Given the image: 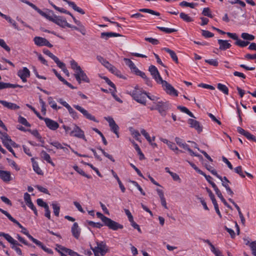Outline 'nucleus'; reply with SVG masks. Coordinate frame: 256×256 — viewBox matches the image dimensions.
Wrapping results in <instances>:
<instances>
[{
  "instance_id": "f257e3e1",
  "label": "nucleus",
  "mask_w": 256,
  "mask_h": 256,
  "mask_svg": "<svg viewBox=\"0 0 256 256\" xmlns=\"http://www.w3.org/2000/svg\"><path fill=\"white\" fill-rule=\"evenodd\" d=\"M24 3L32 7L42 16L44 17L45 18H46V19L48 20L51 22L53 21L54 19V16L56 15L54 14V12L52 10H47L48 12H44L38 8L36 5L28 0L24 2Z\"/></svg>"
},
{
  "instance_id": "f03ea898",
  "label": "nucleus",
  "mask_w": 256,
  "mask_h": 256,
  "mask_svg": "<svg viewBox=\"0 0 256 256\" xmlns=\"http://www.w3.org/2000/svg\"><path fill=\"white\" fill-rule=\"evenodd\" d=\"M132 98L138 102L146 104V96L147 92L144 90H134L130 94Z\"/></svg>"
},
{
  "instance_id": "7ed1b4c3",
  "label": "nucleus",
  "mask_w": 256,
  "mask_h": 256,
  "mask_svg": "<svg viewBox=\"0 0 256 256\" xmlns=\"http://www.w3.org/2000/svg\"><path fill=\"white\" fill-rule=\"evenodd\" d=\"M0 236L4 237L6 240L8 242L12 244V248L14 250L18 255H22V250L20 248L17 246H22V245L18 244V242L14 240L10 235L3 232H0Z\"/></svg>"
},
{
  "instance_id": "20e7f679",
  "label": "nucleus",
  "mask_w": 256,
  "mask_h": 256,
  "mask_svg": "<svg viewBox=\"0 0 256 256\" xmlns=\"http://www.w3.org/2000/svg\"><path fill=\"white\" fill-rule=\"evenodd\" d=\"M96 243L97 246L92 248V246H90V248L94 252V251H95L97 252L98 254H100V256H104L107 252H109L108 247L106 246V242H97Z\"/></svg>"
},
{
  "instance_id": "39448f33",
  "label": "nucleus",
  "mask_w": 256,
  "mask_h": 256,
  "mask_svg": "<svg viewBox=\"0 0 256 256\" xmlns=\"http://www.w3.org/2000/svg\"><path fill=\"white\" fill-rule=\"evenodd\" d=\"M156 110H158L161 116H164L166 112L170 108V104L168 102L160 101L156 103Z\"/></svg>"
},
{
  "instance_id": "423d86ee",
  "label": "nucleus",
  "mask_w": 256,
  "mask_h": 256,
  "mask_svg": "<svg viewBox=\"0 0 256 256\" xmlns=\"http://www.w3.org/2000/svg\"><path fill=\"white\" fill-rule=\"evenodd\" d=\"M158 83L162 84L163 89L167 94L170 95H174L175 96H178L177 90H175L174 88L166 81L162 79L160 80V82Z\"/></svg>"
},
{
  "instance_id": "0eeeda50",
  "label": "nucleus",
  "mask_w": 256,
  "mask_h": 256,
  "mask_svg": "<svg viewBox=\"0 0 256 256\" xmlns=\"http://www.w3.org/2000/svg\"><path fill=\"white\" fill-rule=\"evenodd\" d=\"M226 34L230 38L234 40H236V42L234 43L235 44L240 47H245L250 44V42H248V41H244L240 39H238V38L236 33H231L230 32H227Z\"/></svg>"
},
{
  "instance_id": "6e6552de",
  "label": "nucleus",
  "mask_w": 256,
  "mask_h": 256,
  "mask_svg": "<svg viewBox=\"0 0 256 256\" xmlns=\"http://www.w3.org/2000/svg\"><path fill=\"white\" fill-rule=\"evenodd\" d=\"M104 224L113 230H117L118 229L123 228V226L122 224L108 218Z\"/></svg>"
},
{
  "instance_id": "1a4fd4ad",
  "label": "nucleus",
  "mask_w": 256,
  "mask_h": 256,
  "mask_svg": "<svg viewBox=\"0 0 256 256\" xmlns=\"http://www.w3.org/2000/svg\"><path fill=\"white\" fill-rule=\"evenodd\" d=\"M74 76L79 84H80L82 81L88 83L90 82V80L88 78L86 74L84 72V70H80L78 72L74 73Z\"/></svg>"
},
{
  "instance_id": "9d476101",
  "label": "nucleus",
  "mask_w": 256,
  "mask_h": 256,
  "mask_svg": "<svg viewBox=\"0 0 256 256\" xmlns=\"http://www.w3.org/2000/svg\"><path fill=\"white\" fill-rule=\"evenodd\" d=\"M70 135L78 138H82L85 141H86V139L84 136V132L76 125L74 126V130L70 132Z\"/></svg>"
},
{
  "instance_id": "9b49d317",
  "label": "nucleus",
  "mask_w": 256,
  "mask_h": 256,
  "mask_svg": "<svg viewBox=\"0 0 256 256\" xmlns=\"http://www.w3.org/2000/svg\"><path fill=\"white\" fill-rule=\"evenodd\" d=\"M28 238L30 239L33 242L36 244L38 246L41 248L44 252H48V254H52L53 253L52 250L51 249L47 248L46 246H44L43 244L38 240L33 238L30 234H27Z\"/></svg>"
},
{
  "instance_id": "f8f14e48",
  "label": "nucleus",
  "mask_w": 256,
  "mask_h": 256,
  "mask_svg": "<svg viewBox=\"0 0 256 256\" xmlns=\"http://www.w3.org/2000/svg\"><path fill=\"white\" fill-rule=\"evenodd\" d=\"M74 106L75 108H76L77 110L82 112L86 118L92 120L94 122H98V121L96 120L94 116H92L91 114L88 113L86 110L80 106L78 105H74Z\"/></svg>"
},
{
  "instance_id": "ddd939ff",
  "label": "nucleus",
  "mask_w": 256,
  "mask_h": 256,
  "mask_svg": "<svg viewBox=\"0 0 256 256\" xmlns=\"http://www.w3.org/2000/svg\"><path fill=\"white\" fill-rule=\"evenodd\" d=\"M148 70L157 83L159 82L160 80L162 79L157 68L154 66H150L148 68Z\"/></svg>"
},
{
  "instance_id": "4468645a",
  "label": "nucleus",
  "mask_w": 256,
  "mask_h": 256,
  "mask_svg": "<svg viewBox=\"0 0 256 256\" xmlns=\"http://www.w3.org/2000/svg\"><path fill=\"white\" fill-rule=\"evenodd\" d=\"M18 75L23 82H26L27 81L26 78L30 76V71L27 68L24 67L18 72Z\"/></svg>"
},
{
  "instance_id": "2eb2a0df",
  "label": "nucleus",
  "mask_w": 256,
  "mask_h": 256,
  "mask_svg": "<svg viewBox=\"0 0 256 256\" xmlns=\"http://www.w3.org/2000/svg\"><path fill=\"white\" fill-rule=\"evenodd\" d=\"M42 120L44 121L46 126L52 130H55L59 127V124L56 122L49 118H44Z\"/></svg>"
},
{
  "instance_id": "dca6fc26",
  "label": "nucleus",
  "mask_w": 256,
  "mask_h": 256,
  "mask_svg": "<svg viewBox=\"0 0 256 256\" xmlns=\"http://www.w3.org/2000/svg\"><path fill=\"white\" fill-rule=\"evenodd\" d=\"M52 22L63 28L67 26L68 24L64 18L60 16H56V15L54 16Z\"/></svg>"
},
{
  "instance_id": "f3484780",
  "label": "nucleus",
  "mask_w": 256,
  "mask_h": 256,
  "mask_svg": "<svg viewBox=\"0 0 256 256\" xmlns=\"http://www.w3.org/2000/svg\"><path fill=\"white\" fill-rule=\"evenodd\" d=\"M104 118L108 122L109 126H110L112 131L114 134H116V130H119V127L118 125L116 124L113 118L108 116L105 117Z\"/></svg>"
},
{
  "instance_id": "a211bd4d",
  "label": "nucleus",
  "mask_w": 256,
  "mask_h": 256,
  "mask_svg": "<svg viewBox=\"0 0 256 256\" xmlns=\"http://www.w3.org/2000/svg\"><path fill=\"white\" fill-rule=\"evenodd\" d=\"M188 123L190 127L195 128L198 132H200L202 130V126L198 121L190 118L188 120Z\"/></svg>"
},
{
  "instance_id": "6ab92c4d",
  "label": "nucleus",
  "mask_w": 256,
  "mask_h": 256,
  "mask_svg": "<svg viewBox=\"0 0 256 256\" xmlns=\"http://www.w3.org/2000/svg\"><path fill=\"white\" fill-rule=\"evenodd\" d=\"M71 232L72 236L76 239H78L80 234V229L77 222H74L71 228Z\"/></svg>"
},
{
  "instance_id": "aec40b11",
  "label": "nucleus",
  "mask_w": 256,
  "mask_h": 256,
  "mask_svg": "<svg viewBox=\"0 0 256 256\" xmlns=\"http://www.w3.org/2000/svg\"><path fill=\"white\" fill-rule=\"evenodd\" d=\"M0 104H2L4 107L12 110H16L20 108V106L16 104L8 102L5 100H0Z\"/></svg>"
},
{
  "instance_id": "412c9836",
  "label": "nucleus",
  "mask_w": 256,
  "mask_h": 256,
  "mask_svg": "<svg viewBox=\"0 0 256 256\" xmlns=\"http://www.w3.org/2000/svg\"><path fill=\"white\" fill-rule=\"evenodd\" d=\"M218 42L220 45L219 49L221 50H225L232 46L231 44L226 40H218Z\"/></svg>"
},
{
  "instance_id": "4be33fe9",
  "label": "nucleus",
  "mask_w": 256,
  "mask_h": 256,
  "mask_svg": "<svg viewBox=\"0 0 256 256\" xmlns=\"http://www.w3.org/2000/svg\"><path fill=\"white\" fill-rule=\"evenodd\" d=\"M122 36L118 33L113 32H103L101 33L100 38L107 40L109 38L114 36Z\"/></svg>"
},
{
  "instance_id": "5701e85b",
  "label": "nucleus",
  "mask_w": 256,
  "mask_h": 256,
  "mask_svg": "<svg viewBox=\"0 0 256 256\" xmlns=\"http://www.w3.org/2000/svg\"><path fill=\"white\" fill-rule=\"evenodd\" d=\"M156 192H158V195L160 196L162 205L165 208L168 209V208L166 205V200L164 196V194L163 191L162 190L158 188V189H156Z\"/></svg>"
},
{
  "instance_id": "b1692460",
  "label": "nucleus",
  "mask_w": 256,
  "mask_h": 256,
  "mask_svg": "<svg viewBox=\"0 0 256 256\" xmlns=\"http://www.w3.org/2000/svg\"><path fill=\"white\" fill-rule=\"evenodd\" d=\"M0 178L4 182H9L10 180V173L8 171L0 170Z\"/></svg>"
},
{
  "instance_id": "393cba45",
  "label": "nucleus",
  "mask_w": 256,
  "mask_h": 256,
  "mask_svg": "<svg viewBox=\"0 0 256 256\" xmlns=\"http://www.w3.org/2000/svg\"><path fill=\"white\" fill-rule=\"evenodd\" d=\"M63 0L66 2L69 6H71L74 10L76 11L77 12L82 14H85V12L82 8L77 6L74 2L68 1V0Z\"/></svg>"
},
{
  "instance_id": "a878e982",
  "label": "nucleus",
  "mask_w": 256,
  "mask_h": 256,
  "mask_svg": "<svg viewBox=\"0 0 256 256\" xmlns=\"http://www.w3.org/2000/svg\"><path fill=\"white\" fill-rule=\"evenodd\" d=\"M41 157L48 163L50 164L52 166H54V164L52 162L50 156L46 152L42 150L40 153Z\"/></svg>"
},
{
  "instance_id": "bb28decb",
  "label": "nucleus",
  "mask_w": 256,
  "mask_h": 256,
  "mask_svg": "<svg viewBox=\"0 0 256 256\" xmlns=\"http://www.w3.org/2000/svg\"><path fill=\"white\" fill-rule=\"evenodd\" d=\"M46 40V39L40 36H36L34 39V44L39 46H45Z\"/></svg>"
},
{
  "instance_id": "cd10ccee",
  "label": "nucleus",
  "mask_w": 256,
  "mask_h": 256,
  "mask_svg": "<svg viewBox=\"0 0 256 256\" xmlns=\"http://www.w3.org/2000/svg\"><path fill=\"white\" fill-rule=\"evenodd\" d=\"M166 52L168 53L171 57V58L176 63H178V58L176 54V52L172 50H170L168 48H164L163 49Z\"/></svg>"
},
{
  "instance_id": "c85d7f7f",
  "label": "nucleus",
  "mask_w": 256,
  "mask_h": 256,
  "mask_svg": "<svg viewBox=\"0 0 256 256\" xmlns=\"http://www.w3.org/2000/svg\"><path fill=\"white\" fill-rule=\"evenodd\" d=\"M111 172L114 177L116 180L122 192H124L126 190L124 186L122 184V182L120 181L117 174L112 170H111Z\"/></svg>"
},
{
  "instance_id": "c756f323",
  "label": "nucleus",
  "mask_w": 256,
  "mask_h": 256,
  "mask_svg": "<svg viewBox=\"0 0 256 256\" xmlns=\"http://www.w3.org/2000/svg\"><path fill=\"white\" fill-rule=\"evenodd\" d=\"M70 64L72 68L75 72V73L78 72L82 70L80 66H78V62L74 60L70 61Z\"/></svg>"
},
{
  "instance_id": "7c9ffc66",
  "label": "nucleus",
  "mask_w": 256,
  "mask_h": 256,
  "mask_svg": "<svg viewBox=\"0 0 256 256\" xmlns=\"http://www.w3.org/2000/svg\"><path fill=\"white\" fill-rule=\"evenodd\" d=\"M0 138L2 139L4 144L5 145L8 144L10 142V140L8 134L6 132H2L0 131Z\"/></svg>"
},
{
  "instance_id": "2f4dec72",
  "label": "nucleus",
  "mask_w": 256,
  "mask_h": 256,
  "mask_svg": "<svg viewBox=\"0 0 256 256\" xmlns=\"http://www.w3.org/2000/svg\"><path fill=\"white\" fill-rule=\"evenodd\" d=\"M32 166L34 171L40 175H42L43 174L42 171L39 167L38 164L36 162L34 161V158H32Z\"/></svg>"
},
{
  "instance_id": "473e14b6",
  "label": "nucleus",
  "mask_w": 256,
  "mask_h": 256,
  "mask_svg": "<svg viewBox=\"0 0 256 256\" xmlns=\"http://www.w3.org/2000/svg\"><path fill=\"white\" fill-rule=\"evenodd\" d=\"M126 64L128 66V67L130 68L131 70L133 72L134 70H136V66H135L134 63L130 59L124 58V59Z\"/></svg>"
},
{
  "instance_id": "72a5a7b5",
  "label": "nucleus",
  "mask_w": 256,
  "mask_h": 256,
  "mask_svg": "<svg viewBox=\"0 0 256 256\" xmlns=\"http://www.w3.org/2000/svg\"><path fill=\"white\" fill-rule=\"evenodd\" d=\"M166 144L168 145V147L172 150L176 151V154H178L179 152H182V151L179 150L178 147L176 146L175 144L172 142H168V140H166Z\"/></svg>"
},
{
  "instance_id": "f704fd0d",
  "label": "nucleus",
  "mask_w": 256,
  "mask_h": 256,
  "mask_svg": "<svg viewBox=\"0 0 256 256\" xmlns=\"http://www.w3.org/2000/svg\"><path fill=\"white\" fill-rule=\"evenodd\" d=\"M97 60L106 68L110 66V64L101 56H97Z\"/></svg>"
},
{
  "instance_id": "c9c22d12",
  "label": "nucleus",
  "mask_w": 256,
  "mask_h": 256,
  "mask_svg": "<svg viewBox=\"0 0 256 256\" xmlns=\"http://www.w3.org/2000/svg\"><path fill=\"white\" fill-rule=\"evenodd\" d=\"M217 87L220 90L225 94H228V88L226 85L219 83L218 84Z\"/></svg>"
},
{
  "instance_id": "e433bc0d",
  "label": "nucleus",
  "mask_w": 256,
  "mask_h": 256,
  "mask_svg": "<svg viewBox=\"0 0 256 256\" xmlns=\"http://www.w3.org/2000/svg\"><path fill=\"white\" fill-rule=\"evenodd\" d=\"M27 131L30 132L33 136L38 138L40 142L42 143H44V141L42 140V136L38 133V131L36 130H31L30 129L27 130Z\"/></svg>"
},
{
  "instance_id": "4c0bfd02",
  "label": "nucleus",
  "mask_w": 256,
  "mask_h": 256,
  "mask_svg": "<svg viewBox=\"0 0 256 256\" xmlns=\"http://www.w3.org/2000/svg\"><path fill=\"white\" fill-rule=\"evenodd\" d=\"M178 108L180 110L181 112L188 114L190 117L194 118H195L193 114L191 112H190L186 107L182 106H178Z\"/></svg>"
},
{
  "instance_id": "58836bf2",
  "label": "nucleus",
  "mask_w": 256,
  "mask_h": 256,
  "mask_svg": "<svg viewBox=\"0 0 256 256\" xmlns=\"http://www.w3.org/2000/svg\"><path fill=\"white\" fill-rule=\"evenodd\" d=\"M241 37L245 40H253L254 39V36L246 32H243L241 34Z\"/></svg>"
},
{
  "instance_id": "ea45409f",
  "label": "nucleus",
  "mask_w": 256,
  "mask_h": 256,
  "mask_svg": "<svg viewBox=\"0 0 256 256\" xmlns=\"http://www.w3.org/2000/svg\"><path fill=\"white\" fill-rule=\"evenodd\" d=\"M62 248V250H63V252H66L68 253L69 255L70 256H80L79 254H78L77 252L72 250L70 249L66 248L65 247H60Z\"/></svg>"
},
{
  "instance_id": "a19ab883",
  "label": "nucleus",
  "mask_w": 256,
  "mask_h": 256,
  "mask_svg": "<svg viewBox=\"0 0 256 256\" xmlns=\"http://www.w3.org/2000/svg\"><path fill=\"white\" fill-rule=\"evenodd\" d=\"M138 10L140 12H148L150 14L155 15L156 16H159L160 15V14L159 12L154 11V10H152L150 9L142 8V9H140Z\"/></svg>"
},
{
  "instance_id": "79ce46f5",
  "label": "nucleus",
  "mask_w": 256,
  "mask_h": 256,
  "mask_svg": "<svg viewBox=\"0 0 256 256\" xmlns=\"http://www.w3.org/2000/svg\"><path fill=\"white\" fill-rule=\"evenodd\" d=\"M52 206L54 210V215L56 216H58L60 210V206L58 204L54 202L52 203Z\"/></svg>"
},
{
  "instance_id": "37998d69",
  "label": "nucleus",
  "mask_w": 256,
  "mask_h": 256,
  "mask_svg": "<svg viewBox=\"0 0 256 256\" xmlns=\"http://www.w3.org/2000/svg\"><path fill=\"white\" fill-rule=\"evenodd\" d=\"M18 122L20 124L28 126L30 127L31 126L30 124L27 121V120L24 117L20 116L18 118Z\"/></svg>"
},
{
  "instance_id": "c03bdc74",
  "label": "nucleus",
  "mask_w": 256,
  "mask_h": 256,
  "mask_svg": "<svg viewBox=\"0 0 256 256\" xmlns=\"http://www.w3.org/2000/svg\"><path fill=\"white\" fill-rule=\"evenodd\" d=\"M130 130L132 134L134 136L136 140L140 141V135L138 131L137 130H135L132 128H130Z\"/></svg>"
},
{
  "instance_id": "a18cd8bd",
  "label": "nucleus",
  "mask_w": 256,
  "mask_h": 256,
  "mask_svg": "<svg viewBox=\"0 0 256 256\" xmlns=\"http://www.w3.org/2000/svg\"><path fill=\"white\" fill-rule=\"evenodd\" d=\"M180 18L186 22H192V18L184 12H181L180 14Z\"/></svg>"
},
{
  "instance_id": "49530a36",
  "label": "nucleus",
  "mask_w": 256,
  "mask_h": 256,
  "mask_svg": "<svg viewBox=\"0 0 256 256\" xmlns=\"http://www.w3.org/2000/svg\"><path fill=\"white\" fill-rule=\"evenodd\" d=\"M133 144L134 145L136 150L137 151L138 154L140 155V160H142L144 159L145 158H144V154L142 152L140 148V147L138 146V144H136L134 142H133Z\"/></svg>"
},
{
  "instance_id": "de8ad7c7",
  "label": "nucleus",
  "mask_w": 256,
  "mask_h": 256,
  "mask_svg": "<svg viewBox=\"0 0 256 256\" xmlns=\"http://www.w3.org/2000/svg\"><path fill=\"white\" fill-rule=\"evenodd\" d=\"M157 28L161 31L164 32L166 34H170L173 32H176L177 30L174 28H166L164 27L157 26Z\"/></svg>"
},
{
  "instance_id": "09e8293b",
  "label": "nucleus",
  "mask_w": 256,
  "mask_h": 256,
  "mask_svg": "<svg viewBox=\"0 0 256 256\" xmlns=\"http://www.w3.org/2000/svg\"><path fill=\"white\" fill-rule=\"evenodd\" d=\"M250 247L252 252L253 256H256V240L253 241L250 244Z\"/></svg>"
},
{
  "instance_id": "8fccbe9b",
  "label": "nucleus",
  "mask_w": 256,
  "mask_h": 256,
  "mask_svg": "<svg viewBox=\"0 0 256 256\" xmlns=\"http://www.w3.org/2000/svg\"><path fill=\"white\" fill-rule=\"evenodd\" d=\"M196 5H197L196 4H194V3H189L188 2H186V1H182L180 4V6L184 7V6H188L190 8H194V6Z\"/></svg>"
},
{
  "instance_id": "3c124183",
  "label": "nucleus",
  "mask_w": 256,
  "mask_h": 256,
  "mask_svg": "<svg viewBox=\"0 0 256 256\" xmlns=\"http://www.w3.org/2000/svg\"><path fill=\"white\" fill-rule=\"evenodd\" d=\"M74 23L79 26L80 32L82 33V35H85L86 30L84 26L82 24L81 22L78 20L77 21H76V22Z\"/></svg>"
},
{
  "instance_id": "603ef678",
  "label": "nucleus",
  "mask_w": 256,
  "mask_h": 256,
  "mask_svg": "<svg viewBox=\"0 0 256 256\" xmlns=\"http://www.w3.org/2000/svg\"><path fill=\"white\" fill-rule=\"evenodd\" d=\"M202 14L204 16H207L209 18H212V15L210 12V10L209 8H205L203 9Z\"/></svg>"
},
{
  "instance_id": "864d4df0",
  "label": "nucleus",
  "mask_w": 256,
  "mask_h": 256,
  "mask_svg": "<svg viewBox=\"0 0 256 256\" xmlns=\"http://www.w3.org/2000/svg\"><path fill=\"white\" fill-rule=\"evenodd\" d=\"M98 149L100 150L102 154L107 158H108L109 160H110L112 162H114L115 160L113 158L112 156L109 154L108 153L106 152L103 149H102L100 147L98 148Z\"/></svg>"
},
{
  "instance_id": "5fc2aeb1",
  "label": "nucleus",
  "mask_w": 256,
  "mask_h": 256,
  "mask_svg": "<svg viewBox=\"0 0 256 256\" xmlns=\"http://www.w3.org/2000/svg\"><path fill=\"white\" fill-rule=\"evenodd\" d=\"M16 238L18 240L23 244L30 247L35 248L34 246H32V244H29L23 238L20 236L18 234L16 235Z\"/></svg>"
},
{
  "instance_id": "6e6d98bb",
  "label": "nucleus",
  "mask_w": 256,
  "mask_h": 256,
  "mask_svg": "<svg viewBox=\"0 0 256 256\" xmlns=\"http://www.w3.org/2000/svg\"><path fill=\"white\" fill-rule=\"evenodd\" d=\"M6 160H7L8 162V163L9 165L14 167L16 170L18 171L20 170V168H18V165L13 160H12L8 158H7Z\"/></svg>"
},
{
  "instance_id": "4d7b16f0",
  "label": "nucleus",
  "mask_w": 256,
  "mask_h": 256,
  "mask_svg": "<svg viewBox=\"0 0 256 256\" xmlns=\"http://www.w3.org/2000/svg\"><path fill=\"white\" fill-rule=\"evenodd\" d=\"M88 224L92 226V227H94V228H101L104 224H102L100 222H94L92 221H88Z\"/></svg>"
},
{
  "instance_id": "13d9d810",
  "label": "nucleus",
  "mask_w": 256,
  "mask_h": 256,
  "mask_svg": "<svg viewBox=\"0 0 256 256\" xmlns=\"http://www.w3.org/2000/svg\"><path fill=\"white\" fill-rule=\"evenodd\" d=\"M100 77L102 78L105 80L106 82L108 84L110 87L114 88V90L116 91V88L113 82H112L108 78L105 76Z\"/></svg>"
},
{
  "instance_id": "bf43d9fd",
  "label": "nucleus",
  "mask_w": 256,
  "mask_h": 256,
  "mask_svg": "<svg viewBox=\"0 0 256 256\" xmlns=\"http://www.w3.org/2000/svg\"><path fill=\"white\" fill-rule=\"evenodd\" d=\"M48 102L50 106L54 109L57 110L60 108V107L58 108L56 104L52 101V98L51 96L48 98Z\"/></svg>"
},
{
  "instance_id": "052dcab7",
  "label": "nucleus",
  "mask_w": 256,
  "mask_h": 256,
  "mask_svg": "<svg viewBox=\"0 0 256 256\" xmlns=\"http://www.w3.org/2000/svg\"><path fill=\"white\" fill-rule=\"evenodd\" d=\"M54 60L57 66L62 70L66 67L65 64L60 62L58 58L56 57Z\"/></svg>"
},
{
  "instance_id": "680f3d73",
  "label": "nucleus",
  "mask_w": 256,
  "mask_h": 256,
  "mask_svg": "<svg viewBox=\"0 0 256 256\" xmlns=\"http://www.w3.org/2000/svg\"><path fill=\"white\" fill-rule=\"evenodd\" d=\"M26 106L30 108L32 110L40 120H42L44 118L40 116V114L38 111H36L33 106L29 104H26Z\"/></svg>"
},
{
  "instance_id": "e2e57ef3",
  "label": "nucleus",
  "mask_w": 256,
  "mask_h": 256,
  "mask_svg": "<svg viewBox=\"0 0 256 256\" xmlns=\"http://www.w3.org/2000/svg\"><path fill=\"white\" fill-rule=\"evenodd\" d=\"M211 250L216 256H223L222 252L216 248L214 245L211 246Z\"/></svg>"
},
{
  "instance_id": "0e129e2a",
  "label": "nucleus",
  "mask_w": 256,
  "mask_h": 256,
  "mask_svg": "<svg viewBox=\"0 0 256 256\" xmlns=\"http://www.w3.org/2000/svg\"><path fill=\"white\" fill-rule=\"evenodd\" d=\"M36 202L38 206L43 207L44 208L48 206V204L41 198H38L36 200Z\"/></svg>"
},
{
  "instance_id": "69168bd1",
  "label": "nucleus",
  "mask_w": 256,
  "mask_h": 256,
  "mask_svg": "<svg viewBox=\"0 0 256 256\" xmlns=\"http://www.w3.org/2000/svg\"><path fill=\"white\" fill-rule=\"evenodd\" d=\"M0 46L4 48L7 52H10V48L6 45L4 40L0 38Z\"/></svg>"
},
{
  "instance_id": "338daca9",
  "label": "nucleus",
  "mask_w": 256,
  "mask_h": 256,
  "mask_svg": "<svg viewBox=\"0 0 256 256\" xmlns=\"http://www.w3.org/2000/svg\"><path fill=\"white\" fill-rule=\"evenodd\" d=\"M202 36L206 38H208L213 37L214 34L208 30H202Z\"/></svg>"
},
{
  "instance_id": "774afa93",
  "label": "nucleus",
  "mask_w": 256,
  "mask_h": 256,
  "mask_svg": "<svg viewBox=\"0 0 256 256\" xmlns=\"http://www.w3.org/2000/svg\"><path fill=\"white\" fill-rule=\"evenodd\" d=\"M234 170V172L238 174L242 178H245V176L243 174L242 168L241 166L236 167Z\"/></svg>"
}]
</instances>
